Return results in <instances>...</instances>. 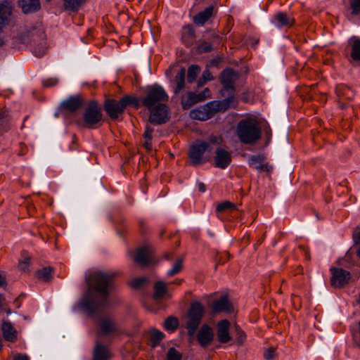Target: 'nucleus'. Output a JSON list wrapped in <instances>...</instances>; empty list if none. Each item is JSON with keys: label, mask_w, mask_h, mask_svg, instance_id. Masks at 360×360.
<instances>
[{"label": "nucleus", "mask_w": 360, "mask_h": 360, "mask_svg": "<svg viewBox=\"0 0 360 360\" xmlns=\"http://www.w3.org/2000/svg\"><path fill=\"white\" fill-rule=\"evenodd\" d=\"M221 141L219 137H212L209 142L197 141L191 146L189 149V158L191 162L194 166H198L207 162L212 155V148L211 144L218 143Z\"/></svg>", "instance_id": "obj_1"}, {"label": "nucleus", "mask_w": 360, "mask_h": 360, "mask_svg": "<svg viewBox=\"0 0 360 360\" xmlns=\"http://www.w3.org/2000/svg\"><path fill=\"white\" fill-rule=\"evenodd\" d=\"M261 134L259 124L254 119H243L238 124L237 135L243 143L253 145L260 139Z\"/></svg>", "instance_id": "obj_2"}, {"label": "nucleus", "mask_w": 360, "mask_h": 360, "mask_svg": "<svg viewBox=\"0 0 360 360\" xmlns=\"http://www.w3.org/2000/svg\"><path fill=\"white\" fill-rule=\"evenodd\" d=\"M229 106L224 101H211L200 105L190 112V117L201 121L212 118L217 112L225 111Z\"/></svg>", "instance_id": "obj_3"}, {"label": "nucleus", "mask_w": 360, "mask_h": 360, "mask_svg": "<svg viewBox=\"0 0 360 360\" xmlns=\"http://www.w3.org/2000/svg\"><path fill=\"white\" fill-rule=\"evenodd\" d=\"M205 313V307L200 302H194L191 304L186 317V328L190 336H193L195 333Z\"/></svg>", "instance_id": "obj_4"}, {"label": "nucleus", "mask_w": 360, "mask_h": 360, "mask_svg": "<svg viewBox=\"0 0 360 360\" xmlns=\"http://www.w3.org/2000/svg\"><path fill=\"white\" fill-rule=\"evenodd\" d=\"M113 274L94 272L87 279L88 284L101 295H106L112 287Z\"/></svg>", "instance_id": "obj_5"}, {"label": "nucleus", "mask_w": 360, "mask_h": 360, "mask_svg": "<svg viewBox=\"0 0 360 360\" xmlns=\"http://www.w3.org/2000/svg\"><path fill=\"white\" fill-rule=\"evenodd\" d=\"M168 96L162 87L158 85L149 86L146 96L142 98V105L148 110H151L161 102L167 101Z\"/></svg>", "instance_id": "obj_6"}, {"label": "nucleus", "mask_w": 360, "mask_h": 360, "mask_svg": "<svg viewBox=\"0 0 360 360\" xmlns=\"http://www.w3.org/2000/svg\"><path fill=\"white\" fill-rule=\"evenodd\" d=\"M238 79V74L232 69H226L221 72V82L228 94V98L223 101L229 106L234 101V83Z\"/></svg>", "instance_id": "obj_7"}, {"label": "nucleus", "mask_w": 360, "mask_h": 360, "mask_svg": "<svg viewBox=\"0 0 360 360\" xmlns=\"http://www.w3.org/2000/svg\"><path fill=\"white\" fill-rule=\"evenodd\" d=\"M102 117L101 110L98 103L91 101L83 114L84 125L88 128H94L101 121Z\"/></svg>", "instance_id": "obj_8"}, {"label": "nucleus", "mask_w": 360, "mask_h": 360, "mask_svg": "<svg viewBox=\"0 0 360 360\" xmlns=\"http://www.w3.org/2000/svg\"><path fill=\"white\" fill-rule=\"evenodd\" d=\"M21 39L25 44H36L41 40L46 39L42 25L40 22H37L34 25L27 27L22 34Z\"/></svg>", "instance_id": "obj_9"}, {"label": "nucleus", "mask_w": 360, "mask_h": 360, "mask_svg": "<svg viewBox=\"0 0 360 360\" xmlns=\"http://www.w3.org/2000/svg\"><path fill=\"white\" fill-rule=\"evenodd\" d=\"M104 110L112 120H117L124 112L125 108L121 99L117 101L112 98H108L104 103Z\"/></svg>", "instance_id": "obj_10"}, {"label": "nucleus", "mask_w": 360, "mask_h": 360, "mask_svg": "<svg viewBox=\"0 0 360 360\" xmlns=\"http://www.w3.org/2000/svg\"><path fill=\"white\" fill-rule=\"evenodd\" d=\"M332 277L330 279L331 285L335 288H341L347 284L351 279V274L348 271L342 268L330 269Z\"/></svg>", "instance_id": "obj_11"}, {"label": "nucleus", "mask_w": 360, "mask_h": 360, "mask_svg": "<svg viewBox=\"0 0 360 360\" xmlns=\"http://www.w3.org/2000/svg\"><path fill=\"white\" fill-rule=\"evenodd\" d=\"M150 111L149 122L155 124L165 123L169 120V112L168 108L165 104L158 105Z\"/></svg>", "instance_id": "obj_12"}, {"label": "nucleus", "mask_w": 360, "mask_h": 360, "mask_svg": "<svg viewBox=\"0 0 360 360\" xmlns=\"http://www.w3.org/2000/svg\"><path fill=\"white\" fill-rule=\"evenodd\" d=\"M134 262L141 267H146L155 262L153 253L150 248L148 246L137 249L134 256Z\"/></svg>", "instance_id": "obj_13"}, {"label": "nucleus", "mask_w": 360, "mask_h": 360, "mask_svg": "<svg viewBox=\"0 0 360 360\" xmlns=\"http://www.w3.org/2000/svg\"><path fill=\"white\" fill-rule=\"evenodd\" d=\"M117 330V323L111 316H104L100 319L98 330L99 335H110L116 333Z\"/></svg>", "instance_id": "obj_14"}, {"label": "nucleus", "mask_w": 360, "mask_h": 360, "mask_svg": "<svg viewBox=\"0 0 360 360\" xmlns=\"http://www.w3.org/2000/svg\"><path fill=\"white\" fill-rule=\"evenodd\" d=\"M197 341L202 348H206L210 345L214 340L213 329L207 324H203L198 330Z\"/></svg>", "instance_id": "obj_15"}, {"label": "nucleus", "mask_w": 360, "mask_h": 360, "mask_svg": "<svg viewBox=\"0 0 360 360\" xmlns=\"http://www.w3.org/2000/svg\"><path fill=\"white\" fill-rule=\"evenodd\" d=\"M231 323L227 319H222L217 324V338L219 342L226 344L232 340L230 334Z\"/></svg>", "instance_id": "obj_16"}, {"label": "nucleus", "mask_w": 360, "mask_h": 360, "mask_svg": "<svg viewBox=\"0 0 360 360\" xmlns=\"http://www.w3.org/2000/svg\"><path fill=\"white\" fill-rule=\"evenodd\" d=\"M210 307L213 313H231L233 311V306L226 296H222L219 299L214 300Z\"/></svg>", "instance_id": "obj_17"}, {"label": "nucleus", "mask_w": 360, "mask_h": 360, "mask_svg": "<svg viewBox=\"0 0 360 360\" xmlns=\"http://www.w3.org/2000/svg\"><path fill=\"white\" fill-rule=\"evenodd\" d=\"M231 162L230 152L222 148H217L215 151L214 164L217 167L221 169L226 168Z\"/></svg>", "instance_id": "obj_18"}, {"label": "nucleus", "mask_w": 360, "mask_h": 360, "mask_svg": "<svg viewBox=\"0 0 360 360\" xmlns=\"http://www.w3.org/2000/svg\"><path fill=\"white\" fill-rule=\"evenodd\" d=\"M1 329L6 341L13 343L18 340V331L11 322L3 320Z\"/></svg>", "instance_id": "obj_19"}, {"label": "nucleus", "mask_w": 360, "mask_h": 360, "mask_svg": "<svg viewBox=\"0 0 360 360\" xmlns=\"http://www.w3.org/2000/svg\"><path fill=\"white\" fill-rule=\"evenodd\" d=\"M84 103L83 98L79 95L72 96L64 100L62 103V108L70 112H75L79 109Z\"/></svg>", "instance_id": "obj_20"}, {"label": "nucleus", "mask_w": 360, "mask_h": 360, "mask_svg": "<svg viewBox=\"0 0 360 360\" xmlns=\"http://www.w3.org/2000/svg\"><path fill=\"white\" fill-rule=\"evenodd\" d=\"M106 299L102 302H98L88 297H85L82 302V307L89 314H94L101 310L106 304Z\"/></svg>", "instance_id": "obj_21"}, {"label": "nucleus", "mask_w": 360, "mask_h": 360, "mask_svg": "<svg viewBox=\"0 0 360 360\" xmlns=\"http://www.w3.org/2000/svg\"><path fill=\"white\" fill-rule=\"evenodd\" d=\"M111 356L108 347L97 340L93 352V360H109Z\"/></svg>", "instance_id": "obj_22"}, {"label": "nucleus", "mask_w": 360, "mask_h": 360, "mask_svg": "<svg viewBox=\"0 0 360 360\" xmlns=\"http://www.w3.org/2000/svg\"><path fill=\"white\" fill-rule=\"evenodd\" d=\"M18 6L24 13L35 12L41 8L39 0H18Z\"/></svg>", "instance_id": "obj_23"}, {"label": "nucleus", "mask_w": 360, "mask_h": 360, "mask_svg": "<svg viewBox=\"0 0 360 360\" xmlns=\"http://www.w3.org/2000/svg\"><path fill=\"white\" fill-rule=\"evenodd\" d=\"M213 9L212 6H209L198 13L193 17L194 23L198 25H203L212 15Z\"/></svg>", "instance_id": "obj_24"}, {"label": "nucleus", "mask_w": 360, "mask_h": 360, "mask_svg": "<svg viewBox=\"0 0 360 360\" xmlns=\"http://www.w3.org/2000/svg\"><path fill=\"white\" fill-rule=\"evenodd\" d=\"M349 44L351 47L352 59L354 61H360V39L352 37L349 39Z\"/></svg>", "instance_id": "obj_25"}, {"label": "nucleus", "mask_w": 360, "mask_h": 360, "mask_svg": "<svg viewBox=\"0 0 360 360\" xmlns=\"http://www.w3.org/2000/svg\"><path fill=\"white\" fill-rule=\"evenodd\" d=\"M199 102L197 94L193 92H188L181 98V105L184 110L190 108L193 105Z\"/></svg>", "instance_id": "obj_26"}, {"label": "nucleus", "mask_w": 360, "mask_h": 360, "mask_svg": "<svg viewBox=\"0 0 360 360\" xmlns=\"http://www.w3.org/2000/svg\"><path fill=\"white\" fill-rule=\"evenodd\" d=\"M274 22L278 27L291 26L293 24V19L286 13L280 12L275 15Z\"/></svg>", "instance_id": "obj_27"}, {"label": "nucleus", "mask_w": 360, "mask_h": 360, "mask_svg": "<svg viewBox=\"0 0 360 360\" xmlns=\"http://www.w3.org/2000/svg\"><path fill=\"white\" fill-rule=\"evenodd\" d=\"M167 292V283L163 281H158L154 285L153 297L155 299L162 298Z\"/></svg>", "instance_id": "obj_28"}, {"label": "nucleus", "mask_w": 360, "mask_h": 360, "mask_svg": "<svg viewBox=\"0 0 360 360\" xmlns=\"http://www.w3.org/2000/svg\"><path fill=\"white\" fill-rule=\"evenodd\" d=\"M121 100L125 108L128 105H132L135 109H138L140 107V101L136 96L126 95L124 97H122Z\"/></svg>", "instance_id": "obj_29"}, {"label": "nucleus", "mask_w": 360, "mask_h": 360, "mask_svg": "<svg viewBox=\"0 0 360 360\" xmlns=\"http://www.w3.org/2000/svg\"><path fill=\"white\" fill-rule=\"evenodd\" d=\"M184 81H185V69L181 68L175 77V82L176 83V86L175 88L174 91L176 94L179 93L184 89Z\"/></svg>", "instance_id": "obj_30"}, {"label": "nucleus", "mask_w": 360, "mask_h": 360, "mask_svg": "<svg viewBox=\"0 0 360 360\" xmlns=\"http://www.w3.org/2000/svg\"><path fill=\"white\" fill-rule=\"evenodd\" d=\"M53 269L51 267H45L37 271L36 274L39 279L44 281L49 282L52 278Z\"/></svg>", "instance_id": "obj_31"}, {"label": "nucleus", "mask_w": 360, "mask_h": 360, "mask_svg": "<svg viewBox=\"0 0 360 360\" xmlns=\"http://www.w3.org/2000/svg\"><path fill=\"white\" fill-rule=\"evenodd\" d=\"M264 155H251L250 157V165L255 169L262 172V165L263 162L264 160Z\"/></svg>", "instance_id": "obj_32"}, {"label": "nucleus", "mask_w": 360, "mask_h": 360, "mask_svg": "<svg viewBox=\"0 0 360 360\" xmlns=\"http://www.w3.org/2000/svg\"><path fill=\"white\" fill-rule=\"evenodd\" d=\"M34 53L37 57L44 56L47 50L46 39L41 40L34 44Z\"/></svg>", "instance_id": "obj_33"}, {"label": "nucleus", "mask_w": 360, "mask_h": 360, "mask_svg": "<svg viewBox=\"0 0 360 360\" xmlns=\"http://www.w3.org/2000/svg\"><path fill=\"white\" fill-rule=\"evenodd\" d=\"M245 341H246L245 333L241 329V328L239 326L236 325L235 326V343L238 346H241L245 343Z\"/></svg>", "instance_id": "obj_34"}, {"label": "nucleus", "mask_w": 360, "mask_h": 360, "mask_svg": "<svg viewBox=\"0 0 360 360\" xmlns=\"http://www.w3.org/2000/svg\"><path fill=\"white\" fill-rule=\"evenodd\" d=\"M148 282L147 277L133 278L129 281V285L134 289H139Z\"/></svg>", "instance_id": "obj_35"}, {"label": "nucleus", "mask_w": 360, "mask_h": 360, "mask_svg": "<svg viewBox=\"0 0 360 360\" xmlns=\"http://www.w3.org/2000/svg\"><path fill=\"white\" fill-rule=\"evenodd\" d=\"M85 0H64V7L66 10L77 11Z\"/></svg>", "instance_id": "obj_36"}, {"label": "nucleus", "mask_w": 360, "mask_h": 360, "mask_svg": "<svg viewBox=\"0 0 360 360\" xmlns=\"http://www.w3.org/2000/svg\"><path fill=\"white\" fill-rule=\"evenodd\" d=\"M164 326L166 330L174 331L179 326L178 319L174 316H169L165 319Z\"/></svg>", "instance_id": "obj_37"}, {"label": "nucleus", "mask_w": 360, "mask_h": 360, "mask_svg": "<svg viewBox=\"0 0 360 360\" xmlns=\"http://www.w3.org/2000/svg\"><path fill=\"white\" fill-rule=\"evenodd\" d=\"M236 209V205L230 201H224L222 202L219 203L216 207V210L219 212L232 211L235 210Z\"/></svg>", "instance_id": "obj_38"}, {"label": "nucleus", "mask_w": 360, "mask_h": 360, "mask_svg": "<svg viewBox=\"0 0 360 360\" xmlns=\"http://www.w3.org/2000/svg\"><path fill=\"white\" fill-rule=\"evenodd\" d=\"M200 68L198 65H192L188 69L187 80L189 83H192L199 74Z\"/></svg>", "instance_id": "obj_39"}, {"label": "nucleus", "mask_w": 360, "mask_h": 360, "mask_svg": "<svg viewBox=\"0 0 360 360\" xmlns=\"http://www.w3.org/2000/svg\"><path fill=\"white\" fill-rule=\"evenodd\" d=\"M195 37V31L193 28L187 25L184 27L183 32H182V39L184 42H188L189 40L194 39Z\"/></svg>", "instance_id": "obj_40"}, {"label": "nucleus", "mask_w": 360, "mask_h": 360, "mask_svg": "<svg viewBox=\"0 0 360 360\" xmlns=\"http://www.w3.org/2000/svg\"><path fill=\"white\" fill-rule=\"evenodd\" d=\"M182 267H183V259L179 258L175 261V262L173 265V267L169 271H168L167 275L169 276H174L175 274L179 273L181 271Z\"/></svg>", "instance_id": "obj_41"}, {"label": "nucleus", "mask_w": 360, "mask_h": 360, "mask_svg": "<svg viewBox=\"0 0 360 360\" xmlns=\"http://www.w3.org/2000/svg\"><path fill=\"white\" fill-rule=\"evenodd\" d=\"M164 338V334L158 330H153L151 331L150 340L152 346L155 347Z\"/></svg>", "instance_id": "obj_42"}, {"label": "nucleus", "mask_w": 360, "mask_h": 360, "mask_svg": "<svg viewBox=\"0 0 360 360\" xmlns=\"http://www.w3.org/2000/svg\"><path fill=\"white\" fill-rule=\"evenodd\" d=\"M182 355L175 348L171 347L167 351L166 360H181Z\"/></svg>", "instance_id": "obj_43"}, {"label": "nucleus", "mask_w": 360, "mask_h": 360, "mask_svg": "<svg viewBox=\"0 0 360 360\" xmlns=\"http://www.w3.org/2000/svg\"><path fill=\"white\" fill-rule=\"evenodd\" d=\"M213 46L210 41H204L198 47V50L200 53L210 52L212 50Z\"/></svg>", "instance_id": "obj_44"}, {"label": "nucleus", "mask_w": 360, "mask_h": 360, "mask_svg": "<svg viewBox=\"0 0 360 360\" xmlns=\"http://www.w3.org/2000/svg\"><path fill=\"white\" fill-rule=\"evenodd\" d=\"M207 41H210L212 46L219 45L221 41V38L220 36L216 34L215 33H211L210 36L207 38Z\"/></svg>", "instance_id": "obj_45"}, {"label": "nucleus", "mask_w": 360, "mask_h": 360, "mask_svg": "<svg viewBox=\"0 0 360 360\" xmlns=\"http://www.w3.org/2000/svg\"><path fill=\"white\" fill-rule=\"evenodd\" d=\"M350 6L352 10L353 15H358L360 13V0H351Z\"/></svg>", "instance_id": "obj_46"}, {"label": "nucleus", "mask_w": 360, "mask_h": 360, "mask_svg": "<svg viewBox=\"0 0 360 360\" xmlns=\"http://www.w3.org/2000/svg\"><path fill=\"white\" fill-rule=\"evenodd\" d=\"M213 77L211 72L208 70H206L203 72L202 77L199 80V84L202 85L207 81H211Z\"/></svg>", "instance_id": "obj_47"}, {"label": "nucleus", "mask_w": 360, "mask_h": 360, "mask_svg": "<svg viewBox=\"0 0 360 360\" xmlns=\"http://www.w3.org/2000/svg\"><path fill=\"white\" fill-rule=\"evenodd\" d=\"M197 96L200 102L203 101L205 99L210 98V91L208 88H205L202 92L197 94Z\"/></svg>", "instance_id": "obj_48"}, {"label": "nucleus", "mask_w": 360, "mask_h": 360, "mask_svg": "<svg viewBox=\"0 0 360 360\" xmlns=\"http://www.w3.org/2000/svg\"><path fill=\"white\" fill-rule=\"evenodd\" d=\"M353 240L355 247H359L360 246V230L359 227H356V229L354 231L353 233Z\"/></svg>", "instance_id": "obj_49"}, {"label": "nucleus", "mask_w": 360, "mask_h": 360, "mask_svg": "<svg viewBox=\"0 0 360 360\" xmlns=\"http://www.w3.org/2000/svg\"><path fill=\"white\" fill-rule=\"evenodd\" d=\"M58 79L56 77L49 78L43 81V85L46 87L53 86L58 84Z\"/></svg>", "instance_id": "obj_50"}, {"label": "nucleus", "mask_w": 360, "mask_h": 360, "mask_svg": "<svg viewBox=\"0 0 360 360\" xmlns=\"http://www.w3.org/2000/svg\"><path fill=\"white\" fill-rule=\"evenodd\" d=\"M154 131V129L149 127L148 125H146V129L143 134V138L145 139H152L153 133Z\"/></svg>", "instance_id": "obj_51"}, {"label": "nucleus", "mask_w": 360, "mask_h": 360, "mask_svg": "<svg viewBox=\"0 0 360 360\" xmlns=\"http://www.w3.org/2000/svg\"><path fill=\"white\" fill-rule=\"evenodd\" d=\"M275 350L274 348L271 347L268 349L264 354V356L266 360H271L274 357Z\"/></svg>", "instance_id": "obj_52"}, {"label": "nucleus", "mask_w": 360, "mask_h": 360, "mask_svg": "<svg viewBox=\"0 0 360 360\" xmlns=\"http://www.w3.org/2000/svg\"><path fill=\"white\" fill-rule=\"evenodd\" d=\"M30 263V257H25L23 261L20 262L19 267L20 268V269L25 271Z\"/></svg>", "instance_id": "obj_53"}, {"label": "nucleus", "mask_w": 360, "mask_h": 360, "mask_svg": "<svg viewBox=\"0 0 360 360\" xmlns=\"http://www.w3.org/2000/svg\"><path fill=\"white\" fill-rule=\"evenodd\" d=\"M143 146L144 148L148 150V151H151L152 150V143H151V139H145V141L143 143Z\"/></svg>", "instance_id": "obj_54"}, {"label": "nucleus", "mask_w": 360, "mask_h": 360, "mask_svg": "<svg viewBox=\"0 0 360 360\" xmlns=\"http://www.w3.org/2000/svg\"><path fill=\"white\" fill-rule=\"evenodd\" d=\"M262 171L266 172L267 173H270L272 171V166L269 165L268 163L263 164L262 165Z\"/></svg>", "instance_id": "obj_55"}, {"label": "nucleus", "mask_w": 360, "mask_h": 360, "mask_svg": "<svg viewBox=\"0 0 360 360\" xmlns=\"http://www.w3.org/2000/svg\"><path fill=\"white\" fill-rule=\"evenodd\" d=\"M13 360H29V358L25 354H18L13 358Z\"/></svg>", "instance_id": "obj_56"}, {"label": "nucleus", "mask_w": 360, "mask_h": 360, "mask_svg": "<svg viewBox=\"0 0 360 360\" xmlns=\"http://www.w3.org/2000/svg\"><path fill=\"white\" fill-rule=\"evenodd\" d=\"M4 304L5 298L1 294H0V313H1L4 311Z\"/></svg>", "instance_id": "obj_57"}, {"label": "nucleus", "mask_w": 360, "mask_h": 360, "mask_svg": "<svg viewBox=\"0 0 360 360\" xmlns=\"http://www.w3.org/2000/svg\"><path fill=\"white\" fill-rule=\"evenodd\" d=\"M6 278L4 276H3L1 274H0V287H6Z\"/></svg>", "instance_id": "obj_58"}, {"label": "nucleus", "mask_w": 360, "mask_h": 360, "mask_svg": "<svg viewBox=\"0 0 360 360\" xmlns=\"http://www.w3.org/2000/svg\"><path fill=\"white\" fill-rule=\"evenodd\" d=\"M198 188L200 192H205L206 190L205 185L202 182L198 183Z\"/></svg>", "instance_id": "obj_59"}, {"label": "nucleus", "mask_w": 360, "mask_h": 360, "mask_svg": "<svg viewBox=\"0 0 360 360\" xmlns=\"http://www.w3.org/2000/svg\"><path fill=\"white\" fill-rule=\"evenodd\" d=\"M336 93H337L338 96H340L342 95V89H341V88L338 87L336 89Z\"/></svg>", "instance_id": "obj_60"}, {"label": "nucleus", "mask_w": 360, "mask_h": 360, "mask_svg": "<svg viewBox=\"0 0 360 360\" xmlns=\"http://www.w3.org/2000/svg\"><path fill=\"white\" fill-rule=\"evenodd\" d=\"M356 255L360 259V246L356 247Z\"/></svg>", "instance_id": "obj_61"}, {"label": "nucleus", "mask_w": 360, "mask_h": 360, "mask_svg": "<svg viewBox=\"0 0 360 360\" xmlns=\"http://www.w3.org/2000/svg\"><path fill=\"white\" fill-rule=\"evenodd\" d=\"M306 258L307 259H310V255H309V253L308 252H306Z\"/></svg>", "instance_id": "obj_62"}, {"label": "nucleus", "mask_w": 360, "mask_h": 360, "mask_svg": "<svg viewBox=\"0 0 360 360\" xmlns=\"http://www.w3.org/2000/svg\"><path fill=\"white\" fill-rule=\"evenodd\" d=\"M6 313H7V314H10L11 313V309H8L6 310Z\"/></svg>", "instance_id": "obj_63"}, {"label": "nucleus", "mask_w": 360, "mask_h": 360, "mask_svg": "<svg viewBox=\"0 0 360 360\" xmlns=\"http://www.w3.org/2000/svg\"><path fill=\"white\" fill-rule=\"evenodd\" d=\"M181 281H176L175 282V283H176V284H179H179L181 283Z\"/></svg>", "instance_id": "obj_64"}]
</instances>
